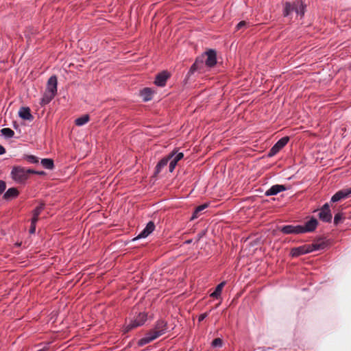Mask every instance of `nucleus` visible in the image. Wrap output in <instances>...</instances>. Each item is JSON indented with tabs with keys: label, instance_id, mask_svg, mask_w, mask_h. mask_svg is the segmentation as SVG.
<instances>
[{
	"label": "nucleus",
	"instance_id": "31",
	"mask_svg": "<svg viewBox=\"0 0 351 351\" xmlns=\"http://www.w3.org/2000/svg\"><path fill=\"white\" fill-rule=\"evenodd\" d=\"M25 158L27 159V160L31 163H37L38 162V159L37 157L33 156V155H29V156H27L25 157Z\"/></svg>",
	"mask_w": 351,
	"mask_h": 351
},
{
	"label": "nucleus",
	"instance_id": "6",
	"mask_svg": "<svg viewBox=\"0 0 351 351\" xmlns=\"http://www.w3.org/2000/svg\"><path fill=\"white\" fill-rule=\"evenodd\" d=\"M146 319L147 315L145 313H140L134 320H131L130 324L125 326V332H128L134 328L143 325Z\"/></svg>",
	"mask_w": 351,
	"mask_h": 351
},
{
	"label": "nucleus",
	"instance_id": "5",
	"mask_svg": "<svg viewBox=\"0 0 351 351\" xmlns=\"http://www.w3.org/2000/svg\"><path fill=\"white\" fill-rule=\"evenodd\" d=\"M35 173L31 169H26L21 167H14L11 171L12 178L18 183L24 182L29 176V173Z\"/></svg>",
	"mask_w": 351,
	"mask_h": 351
},
{
	"label": "nucleus",
	"instance_id": "3",
	"mask_svg": "<svg viewBox=\"0 0 351 351\" xmlns=\"http://www.w3.org/2000/svg\"><path fill=\"white\" fill-rule=\"evenodd\" d=\"M57 77L53 75L48 80L46 90L40 101L42 106L48 104L54 98L57 93Z\"/></svg>",
	"mask_w": 351,
	"mask_h": 351
},
{
	"label": "nucleus",
	"instance_id": "20",
	"mask_svg": "<svg viewBox=\"0 0 351 351\" xmlns=\"http://www.w3.org/2000/svg\"><path fill=\"white\" fill-rule=\"evenodd\" d=\"M17 195L18 191L14 188H10L5 192L3 197L5 199H8L10 198L15 197L16 196H17Z\"/></svg>",
	"mask_w": 351,
	"mask_h": 351
},
{
	"label": "nucleus",
	"instance_id": "34",
	"mask_svg": "<svg viewBox=\"0 0 351 351\" xmlns=\"http://www.w3.org/2000/svg\"><path fill=\"white\" fill-rule=\"evenodd\" d=\"M208 314L207 313H203V314H201L199 316V322H202L203 321L206 317H207Z\"/></svg>",
	"mask_w": 351,
	"mask_h": 351
},
{
	"label": "nucleus",
	"instance_id": "33",
	"mask_svg": "<svg viewBox=\"0 0 351 351\" xmlns=\"http://www.w3.org/2000/svg\"><path fill=\"white\" fill-rule=\"evenodd\" d=\"M245 26H246V23L245 21H241L237 24V29L239 30Z\"/></svg>",
	"mask_w": 351,
	"mask_h": 351
},
{
	"label": "nucleus",
	"instance_id": "18",
	"mask_svg": "<svg viewBox=\"0 0 351 351\" xmlns=\"http://www.w3.org/2000/svg\"><path fill=\"white\" fill-rule=\"evenodd\" d=\"M153 93L154 92L150 88H145L141 91V95L143 99L147 101L152 99Z\"/></svg>",
	"mask_w": 351,
	"mask_h": 351
},
{
	"label": "nucleus",
	"instance_id": "10",
	"mask_svg": "<svg viewBox=\"0 0 351 351\" xmlns=\"http://www.w3.org/2000/svg\"><path fill=\"white\" fill-rule=\"evenodd\" d=\"M302 226H285L281 228V231L285 234H300L302 233Z\"/></svg>",
	"mask_w": 351,
	"mask_h": 351
},
{
	"label": "nucleus",
	"instance_id": "26",
	"mask_svg": "<svg viewBox=\"0 0 351 351\" xmlns=\"http://www.w3.org/2000/svg\"><path fill=\"white\" fill-rule=\"evenodd\" d=\"M207 207V204H202L201 206H199L195 210L193 216H192V219H195V218H197V216H198V214L199 213L202 212V210H204Z\"/></svg>",
	"mask_w": 351,
	"mask_h": 351
},
{
	"label": "nucleus",
	"instance_id": "12",
	"mask_svg": "<svg viewBox=\"0 0 351 351\" xmlns=\"http://www.w3.org/2000/svg\"><path fill=\"white\" fill-rule=\"evenodd\" d=\"M171 154L173 155V158L170 159L169 163V171L172 172L174 170L177 165V162L184 157V154L182 152L171 153Z\"/></svg>",
	"mask_w": 351,
	"mask_h": 351
},
{
	"label": "nucleus",
	"instance_id": "8",
	"mask_svg": "<svg viewBox=\"0 0 351 351\" xmlns=\"http://www.w3.org/2000/svg\"><path fill=\"white\" fill-rule=\"evenodd\" d=\"M319 217L321 220L329 222L332 219V214L330 210L329 205L326 203L321 208L319 213Z\"/></svg>",
	"mask_w": 351,
	"mask_h": 351
},
{
	"label": "nucleus",
	"instance_id": "13",
	"mask_svg": "<svg viewBox=\"0 0 351 351\" xmlns=\"http://www.w3.org/2000/svg\"><path fill=\"white\" fill-rule=\"evenodd\" d=\"M317 226V220L312 218L307 221L304 226H302V233L313 231Z\"/></svg>",
	"mask_w": 351,
	"mask_h": 351
},
{
	"label": "nucleus",
	"instance_id": "11",
	"mask_svg": "<svg viewBox=\"0 0 351 351\" xmlns=\"http://www.w3.org/2000/svg\"><path fill=\"white\" fill-rule=\"evenodd\" d=\"M155 229V225L154 222L149 221L147 223L146 227L141 232L138 237L135 239L146 238Z\"/></svg>",
	"mask_w": 351,
	"mask_h": 351
},
{
	"label": "nucleus",
	"instance_id": "16",
	"mask_svg": "<svg viewBox=\"0 0 351 351\" xmlns=\"http://www.w3.org/2000/svg\"><path fill=\"white\" fill-rule=\"evenodd\" d=\"M167 77L168 76L166 73H161L156 76L155 84L158 86H163L166 83Z\"/></svg>",
	"mask_w": 351,
	"mask_h": 351
},
{
	"label": "nucleus",
	"instance_id": "23",
	"mask_svg": "<svg viewBox=\"0 0 351 351\" xmlns=\"http://www.w3.org/2000/svg\"><path fill=\"white\" fill-rule=\"evenodd\" d=\"M1 132L6 138H12L14 135V131L8 128H3Z\"/></svg>",
	"mask_w": 351,
	"mask_h": 351
},
{
	"label": "nucleus",
	"instance_id": "24",
	"mask_svg": "<svg viewBox=\"0 0 351 351\" xmlns=\"http://www.w3.org/2000/svg\"><path fill=\"white\" fill-rule=\"evenodd\" d=\"M291 253L293 256L306 254V251H305V245L293 249Z\"/></svg>",
	"mask_w": 351,
	"mask_h": 351
},
{
	"label": "nucleus",
	"instance_id": "1",
	"mask_svg": "<svg viewBox=\"0 0 351 351\" xmlns=\"http://www.w3.org/2000/svg\"><path fill=\"white\" fill-rule=\"evenodd\" d=\"M216 62L215 51L214 50H209L196 60L195 62L191 67L190 73H193L195 71L202 70L204 66L212 67Z\"/></svg>",
	"mask_w": 351,
	"mask_h": 351
},
{
	"label": "nucleus",
	"instance_id": "17",
	"mask_svg": "<svg viewBox=\"0 0 351 351\" xmlns=\"http://www.w3.org/2000/svg\"><path fill=\"white\" fill-rule=\"evenodd\" d=\"M173 154H169L167 157L163 158L158 162V164L156 166V171H157L158 173L160 172L161 169L162 167H164L165 166H166L169 162H170V159H171V158H173Z\"/></svg>",
	"mask_w": 351,
	"mask_h": 351
},
{
	"label": "nucleus",
	"instance_id": "21",
	"mask_svg": "<svg viewBox=\"0 0 351 351\" xmlns=\"http://www.w3.org/2000/svg\"><path fill=\"white\" fill-rule=\"evenodd\" d=\"M89 121V117L88 114L83 115L75 119V123L77 126H82L85 125Z\"/></svg>",
	"mask_w": 351,
	"mask_h": 351
},
{
	"label": "nucleus",
	"instance_id": "2",
	"mask_svg": "<svg viewBox=\"0 0 351 351\" xmlns=\"http://www.w3.org/2000/svg\"><path fill=\"white\" fill-rule=\"evenodd\" d=\"M166 330V323L164 321L158 322L155 328L138 341V346H142L154 341V339L163 335Z\"/></svg>",
	"mask_w": 351,
	"mask_h": 351
},
{
	"label": "nucleus",
	"instance_id": "7",
	"mask_svg": "<svg viewBox=\"0 0 351 351\" xmlns=\"http://www.w3.org/2000/svg\"><path fill=\"white\" fill-rule=\"evenodd\" d=\"M289 137L285 136L280 138L270 149L269 156H273L276 155L289 141Z\"/></svg>",
	"mask_w": 351,
	"mask_h": 351
},
{
	"label": "nucleus",
	"instance_id": "22",
	"mask_svg": "<svg viewBox=\"0 0 351 351\" xmlns=\"http://www.w3.org/2000/svg\"><path fill=\"white\" fill-rule=\"evenodd\" d=\"M41 165L47 169H52L53 168V161L49 158L42 159Z\"/></svg>",
	"mask_w": 351,
	"mask_h": 351
},
{
	"label": "nucleus",
	"instance_id": "35",
	"mask_svg": "<svg viewBox=\"0 0 351 351\" xmlns=\"http://www.w3.org/2000/svg\"><path fill=\"white\" fill-rule=\"evenodd\" d=\"M5 152V148L0 145V155L3 154Z\"/></svg>",
	"mask_w": 351,
	"mask_h": 351
},
{
	"label": "nucleus",
	"instance_id": "32",
	"mask_svg": "<svg viewBox=\"0 0 351 351\" xmlns=\"http://www.w3.org/2000/svg\"><path fill=\"white\" fill-rule=\"evenodd\" d=\"M5 189V183L0 180V195L3 192V191Z\"/></svg>",
	"mask_w": 351,
	"mask_h": 351
},
{
	"label": "nucleus",
	"instance_id": "19",
	"mask_svg": "<svg viewBox=\"0 0 351 351\" xmlns=\"http://www.w3.org/2000/svg\"><path fill=\"white\" fill-rule=\"evenodd\" d=\"M226 285V282H221L220 284H219L215 291H213L211 294H210V296L213 297V298H219L221 295V291H222V289L223 287H224V285Z\"/></svg>",
	"mask_w": 351,
	"mask_h": 351
},
{
	"label": "nucleus",
	"instance_id": "25",
	"mask_svg": "<svg viewBox=\"0 0 351 351\" xmlns=\"http://www.w3.org/2000/svg\"><path fill=\"white\" fill-rule=\"evenodd\" d=\"M43 208H44L43 204H40L38 206H37L33 211V217L32 218H36V221H38V216L40 214L41 211L43 210Z\"/></svg>",
	"mask_w": 351,
	"mask_h": 351
},
{
	"label": "nucleus",
	"instance_id": "29",
	"mask_svg": "<svg viewBox=\"0 0 351 351\" xmlns=\"http://www.w3.org/2000/svg\"><path fill=\"white\" fill-rule=\"evenodd\" d=\"M223 345L222 339L220 338L215 339L212 342V346L213 347H219L221 348Z\"/></svg>",
	"mask_w": 351,
	"mask_h": 351
},
{
	"label": "nucleus",
	"instance_id": "14",
	"mask_svg": "<svg viewBox=\"0 0 351 351\" xmlns=\"http://www.w3.org/2000/svg\"><path fill=\"white\" fill-rule=\"evenodd\" d=\"M286 190V188L284 185L276 184L272 186L270 189L267 190L265 193L266 196L274 195L278 194L281 191H284Z\"/></svg>",
	"mask_w": 351,
	"mask_h": 351
},
{
	"label": "nucleus",
	"instance_id": "30",
	"mask_svg": "<svg viewBox=\"0 0 351 351\" xmlns=\"http://www.w3.org/2000/svg\"><path fill=\"white\" fill-rule=\"evenodd\" d=\"M38 221H36V218H32V221H31V227H30V229H29V232L31 234H34L36 231V223Z\"/></svg>",
	"mask_w": 351,
	"mask_h": 351
},
{
	"label": "nucleus",
	"instance_id": "27",
	"mask_svg": "<svg viewBox=\"0 0 351 351\" xmlns=\"http://www.w3.org/2000/svg\"><path fill=\"white\" fill-rule=\"evenodd\" d=\"M318 248V245H305V251H306V254L317 250Z\"/></svg>",
	"mask_w": 351,
	"mask_h": 351
},
{
	"label": "nucleus",
	"instance_id": "28",
	"mask_svg": "<svg viewBox=\"0 0 351 351\" xmlns=\"http://www.w3.org/2000/svg\"><path fill=\"white\" fill-rule=\"evenodd\" d=\"M343 219V214L341 213H338L335 215L334 217V223L335 225L339 224L342 221Z\"/></svg>",
	"mask_w": 351,
	"mask_h": 351
},
{
	"label": "nucleus",
	"instance_id": "15",
	"mask_svg": "<svg viewBox=\"0 0 351 351\" xmlns=\"http://www.w3.org/2000/svg\"><path fill=\"white\" fill-rule=\"evenodd\" d=\"M19 115L24 120H32L33 119L29 108H21L19 111Z\"/></svg>",
	"mask_w": 351,
	"mask_h": 351
},
{
	"label": "nucleus",
	"instance_id": "9",
	"mask_svg": "<svg viewBox=\"0 0 351 351\" xmlns=\"http://www.w3.org/2000/svg\"><path fill=\"white\" fill-rule=\"evenodd\" d=\"M351 195V188L337 192L331 198V202H336Z\"/></svg>",
	"mask_w": 351,
	"mask_h": 351
},
{
	"label": "nucleus",
	"instance_id": "4",
	"mask_svg": "<svg viewBox=\"0 0 351 351\" xmlns=\"http://www.w3.org/2000/svg\"><path fill=\"white\" fill-rule=\"evenodd\" d=\"M304 9L305 6L301 1H296L293 3L287 2L284 5L283 14L285 16H287L295 12L297 15L302 17L304 14Z\"/></svg>",
	"mask_w": 351,
	"mask_h": 351
},
{
	"label": "nucleus",
	"instance_id": "36",
	"mask_svg": "<svg viewBox=\"0 0 351 351\" xmlns=\"http://www.w3.org/2000/svg\"><path fill=\"white\" fill-rule=\"evenodd\" d=\"M37 351H44V350H37Z\"/></svg>",
	"mask_w": 351,
	"mask_h": 351
}]
</instances>
